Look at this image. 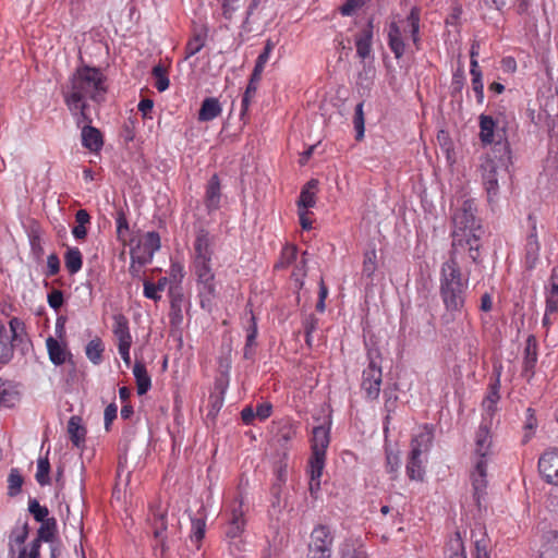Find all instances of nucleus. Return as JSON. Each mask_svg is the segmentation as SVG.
<instances>
[{
    "label": "nucleus",
    "mask_w": 558,
    "mask_h": 558,
    "mask_svg": "<svg viewBox=\"0 0 558 558\" xmlns=\"http://www.w3.org/2000/svg\"><path fill=\"white\" fill-rule=\"evenodd\" d=\"M151 73H153L154 77L156 78L155 87L157 88V90L160 93L165 92L169 87V84H170L167 69L165 66H162L161 64H157L153 68Z\"/></svg>",
    "instance_id": "nucleus-51"
},
{
    "label": "nucleus",
    "mask_w": 558,
    "mask_h": 558,
    "mask_svg": "<svg viewBox=\"0 0 558 558\" xmlns=\"http://www.w3.org/2000/svg\"><path fill=\"white\" fill-rule=\"evenodd\" d=\"M475 453L478 459H486L490 447V435L487 425L481 424L476 432Z\"/></svg>",
    "instance_id": "nucleus-38"
},
{
    "label": "nucleus",
    "mask_w": 558,
    "mask_h": 558,
    "mask_svg": "<svg viewBox=\"0 0 558 558\" xmlns=\"http://www.w3.org/2000/svg\"><path fill=\"white\" fill-rule=\"evenodd\" d=\"M194 257L193 259L213 258V239L210 233L205 228H199L196 231L194 241Z\"/></svg>",
    "instance_id": "nucleus-19"
},
{
    "label": "nucleus",
    "mask_w": 558,
    "mask_h": 558,
    "mask_svg": "<svg viewBox=\"0 0 558 558\" xmlns=\"http://www.w3.org/2000/svg\"><path fill=\"white\" fill-rule=\"evenodd\" d=\"M82 107L80 106H76L75 108L73 107V104H71V106H68L69 110L74 114L76 116V124L80 126L81 124H84V125H90L92 123V118L87 113V108H88V104L87 101L85 100H82L81 102Z\"/></svg>",
    "instance_id": "nucleus-52"
},
{
    "label": "nucleus",
    "mask_w": 558,
    "mask_h": 558,
    "mask_svg": "<svg viewBox=\"0 0 558 558\" xmlns=\"http://www.w3.org/2000/svg\"><path fill=\"white\" fill-rule=\"evenodd\" d=\"M487 461L486 459H478L475 463L474 470L471 473V481L473 487L474 499L480 504V499L486 493L487 487Z\"/></svg>",
    "instance_id": "nucleus-15"
},
{
    "label": "nucleus",
    "mask_w": 558,
    "mask_h": 558,
    "mask_svg": "<svg viewBox=\"0 0 558 558\" xmlns=\"http://www.w3.org/2000/svg\"><path fill=\"white\" fill-rule=\"evenodd\" d=\"M104 352L105 344L99 337L92 339L85 347V354L94 365H99L102 362Z\"/></svg>",
    "instance_id": "nucleus-43"
},
{
    "label": "nucleus",
    "mask_w": 558,
    "mask_h": 558,
    "mask_svg": "<svg viewBox=\"0 0 558 558\" xmlns=\"http://www.w3.org/2000/svg\"><path fill=\"white\" fill-rule=\"evenodd\" d=\"M170 296V311L169 323L172 328H179L183 322L182 305L184 302V294L182 287L174 286L169 289Z\"/></svg>",
    "instance_id": "nucleus-13"
},
{
    "label": "nucleus",
    "mask_w": 558,
    "mask_h": 558,
    "mask_svg": "<svg viewBox=\"0 0 558 558\" xmlns=\"http://www.w3.org/2000/svg\"><path fill=\"white\" fill-rule=\"evenodd\" d=\"M407 21L409 23V26H410V32H411V38L414 43V45H417L420 38H418V33H420V12L416 8H412L411 11H410V14L408 15L407 17Z\"/></svg>",
    "instance_id": "nucleus-57"
},
{
    "label": "nucleus",
    "mask_w": 558,
    "mask_h": 558,
    "mask_svg": "<svg viewBox=\"0 0 558 558\" xmlns=\"http://www.w3.org/2000/svg\"><path fill=\"white\" fill-rule=\"evenodd\" d=\"M211 259H193V268L196 279L201 278H215V274L211 269Z\"/></svg>",
    "instance_id": "nucleus-47"
},
{
    "label": "nucleus",
    "mask_w": 558,
    "mask_h": 558,
    "mask_svg": "<svg viewBox=\"0 0 558 558\" xmlns=\"http://www.w3.org/2000/svg\"><path fill=\"white\" fill-rule=\"evenodd\" d=\"M21 396L16 387L0 377V407L13 408L20 402Z\"/></svg>",
    "instance_id": "nucleus-29"
},
{
    "label": "nucleus",
    "mask_w": 558,
    "mask_h": 558,
    "mask_svg": "<svg viewBox=\"0 0 558 558\" xmlns=\"http://www.w3.org/2000/svg\"><path fill=\"white\" fill-rule=\"evenodd\" d=\"M82 145L94 153L99 151L104 145L101 132L92 125H83L82 128Z\"/></svg>",
    "instance_id": "nucleus-24"
},
{
    "label": "nucleus",
    "mask_w": 558,
    "mask_h": 558,
    "mask_svg": "<svg viewBox=\"0 0 558 558\" xmlns=\"http://www.w3.org/2000/svg\"><path fill=\"white\" fill-rule=\"evenodd\" d=\"M470 271L462 272L459 255L448 254L439 274V295L448 313L454 318L465 306Z\"/></svg>",
    "instance_id": "nucleus-1"
},
{
    "label": "nucleus",
    "mask_w": 558,
    "mask_h": 558,
    "mask_svg": "<svg viewBox=\"0 0 558 558\" xmlns=\"http://www.w3.org/2000/svg\"><path fill=\"white\" fill-rule=\"evenodd\" d=\"M470 73L472 76V89L476 95V100L478 104H483L484 100V85L482 81V71L480 69L478 63L473 62L472 69H470Z\"/></svg>",
    "instance_id": "nucleus-45"
},
{
    "label": "nucleus",
    "mask_w": 558,
    "mask_h": 558,
    "mask_svg": "<svg viewBox=\"0 0 558 558\" xmlns=\"http://www.w3.org/2000/svg\"><path fill=\"white\" fill-rule=\"evenodd\" d=\"M258 87V82L248 81V84L245 88V92L243 94L242 100H241V118L243 119L246 114L251 100L255 96Z\"/></svg>",
    "instance_id": "nucleus-54"
},
{
    "label": "nucleus",
    "mask_w": 558,
    "mask_h": 558,
    "mask_svg": "<svg viewBox=\"0 0 558 558\" xmlns=\"http://www.w3.org/2000/svg\"><path fill=\"white\" fill-rule=\"evenodd\" d=\"M482 178L483 184L487 192L488 202H493L494 197L497 196L499 185H498V173L499 171L507 172L509 168L499 167L498 165L493 163L490 160H485L482 166Z\"/></svg>",
    "instance_id": "nucleus-12"
},
{
    "label": "nucleus",
    "mask_w": 558,
    "mask_h": 558,
    "mask_svg": "<svg viewBox=\"0 0 558 558\" xmlns=\"http://www.w3.org/2000/svg\"><path fill=\"white\" fill-rule=\"evenodd\" d=\"M28 511L37 522L46 521L49 514V510L46 506H40L37 499L29 498Z\"/></svg>",
    "instance_id": "nucleus-56"
},
{
    "label": "nucleus",
    "mask_w": 558,
    "mask_h": 558,
    "mask_svg": "<svg viewBox=\"0 0 558 558\" xmlns=\"http://www.w3.org/2000/svg\"><path fill=\"white\" fill-rule=\"evenodd\" d=\"M284 485L272 484L270 487V506L277 511H281L286 507V501L282 499V492Z\"/></svg>",
    "instance_id": "nucleus-55"
},
{
    "label": "nucleus",
    "mask_w": 558,
    "mask_h": 558,
    "mask_svg": "<svg viewBox=\"0 0 558 558\" xmlns=\"http://www.w3.org/2000/svg\"><path fill=\"white\" fill-rule=\"evenodd\" d=\"M388 45L397 59L404 54L405 45L401 38L400 27L396 22H392L389 26Z\"/></svg>",
    "instance_id": "nucleus-36"
},
{
    "label": "nucleus",
    "mask_w": 558,
    "mask_h": 558,
    "mask_svg": "<svg viewBox=\"0 0 558 558\" xmlns=\"http://www.w3.org/2000/svg\"><path fill=\"white\" fill-rule=\"evenodd\" d=\"M495 129L496 122L490 116H480V140L484 145L494 143Z\"/></svg>",
    "instance_id": "nucleus-37"
},
{
    "label": "nucleus",
    "mask_w": 558,
    "mask_h": 558,
    "mask_svg": "<svg viewBox=\"0 0 558 558\" xmlns=\"http://www.w3.org/2000/svg\"><path fill=\"white\" fill-rule=\"evenodd\" d=\"M147 520L153 529L154 537H161L168 535L167 510L161 509L160 505L149 506V513Z\"/></svg>",
    "instance_id": "nucleus-20"
},
{
    "label": "nucleus",
    "mask_w": 558,
    "mask_h": 558,
    "mask_svg": "<svg viewBox=\"0 0 558 558\" xmlns=\"http://www.w3.org/2000/svg\"><path fill=\"white\" fill-rule=\"evenodd\" d=\"M363 102H359L355 107L354 117H353V125L355 130V140L357 142L362 141L364 138V132H365V118H364V111H363Z\"/></svg>",
    "instance_id": "nucleus-48"
},
{
    "label": "nucleus",
    "mask_w": 558,
    "mask_h": 558,
    "mask_svg": "<svg viewBox=\"0 0 558 558\" xmlns=\"http://www.w3.org/2000/svg\"><path fill=\"white\" fill-rule=\"evenodd\" d=\"M222 108L220 101L216 97H206L198 110L197 120L199 122H209L221 114Z\"/></svg>",
    "instance_id": "nucleus-26"
},
{
    "label": "nucleus",
    "mask_w": 558,
    "mask_h": 558,
    "mask_svg": "<svg viewBox=\"0 0 558 558\" xmlns=\"http://www.w3.org/2000/svg\"><path fill=\"white\" fill-rule=\"evenodd\" d=\"M298 257V247L295 245H286L280 255V259L276 263V269L287 268L289 265L294 263Z\"/></svg>",
    "instance_id": "nucleus-49"
},
{
    "label": "nucleus",
    "mask_w": 558,
    "mask_h": 558,
    "mask_svg": "<svg viewBox=\"0 0 558 558\" xmlns=\"http://www.w3.org/2000/svg\"><path fill=\"white\" fill-rule=\"evenodd\" d=\"M445 554L446 558H466L464 543L459 531L448 541Z\"/></svg>",
    "instance_id": "nucleus-40"
},
{
    "label": "nucleus",
    "mask_w": 558,
    "mask_h": 558,
    "mask_svg": "<svg viewBox=\"0 0 558 558\" xmlns=\"http://www.w3.org/2000/svg\"><path fill=\"white\" fill-rule=\"evenodd\" d=\"M477 208L473 199L463 201L452 215L453 230L451 232V247L448 254L459 255V245L462 239L484 233L481 220L476 218Z\"/></svg>",
    "instance_id": "nucleus-3"
},
{
    "label": "nucleus",
    "mask_w": 558,
    "mask_h": 558,
    "mask_svg": "<svg viewBox=\"0 0 558 558\" xmlns=\"http://www.w3.org/2000/svg\"><path fill=\"white\" fill-rule=\"evenodd\" d=\"M294 436L295 430L292 428V426L284 425L277 432L276 440L281 447H284Z\"/></svg>",
    "instance_id": "nucleus-61"
},
{
    "label": "nucleus",
    "mask_w": 558,
    "mask_h": 558,
    "mask_svg": "<svg viewBox=\"0 0 558 558\" xmlns=\"http://www.w3.org/2000/svg\"><path fill=\"white\" fill-rule=\"evenodd\" d=\"M245 526L244 513L242 510V504L240 502L236 507L232 508L231 517L226 529V536L229 538L239 537Z\"/></svg>",
    "instance_id": "nucleus-25"
},
{
    "label": "nucleus",
    "mask_w": 558,
    "mask_h": 558,
    "mask_svg": "<svg viewBox=\"0 0 558 558\" xmlns=\"http://www.w3.org/2000/svg\"><path fill=\"white\" fill-rule=\"evenodd\" d=\"M341 558H367L362 546L355 547L353 542H345L341 548Z\"/></svg>",
    "instance_id": "nucleus-59"
},
{
    "label": "nucleus",
    "mask_w": 558,
    "mask_h": 558,
    "mask_svg": "<svg viewBox=\"0 0 558 558\" xmlns=\"http://www.w3.org/2000/svg\"><path fill=\"white\" fill-rule=\"evenodd\" d=\"M48 304L54 311H59L64 304L63 292L59 289H52L47 296Z\"/></svg>",
    "instance_id": "nucleus-62"
},
{
    "label": "nucleus",
    "mask_w": 558,
    "mask_h": 558,
    "mask_svg": "<svg viewBox=\"0 0 558 558\" xmlns=\"http://www.w3.org/2000/svg\"><path fill=\"white\" fill-rule=\"evenodd\" d=\"M49 449L47 450L46 457H40L37 461V472L35 478L40 486H46L51 483L50 478V462L48 459Z\"/></svg>",
    "instance_id": "nucleus-44"
},
{
    "label": "nucleus",
    "mask_w": 558,
    "mask_h": 558,
    "mask_svg": "<svg viewBox=\"0 0 558 558\" xmlns=\"http://www.w3.org/2000/svg\"><path fill=\"white\" fill-rule=\"evenodd\" d=\"M116 222H117V238L119 241L124 242L130 228H129L126 215L122 208H119L117 210Z\"/></svg>",
    "instance_id": "nucleus-58"
},
{
    "label": "nucleus",
    "mask_w": 558,
    "mask_h": 558,
    "mask_svg": "<svg viewBox=\"0 0 558 558\" xmlns=\"http://www.w3.org/2000/svg\"><path fill=\"white\" fill-rule=\"evenodd\" d=\"M28 238L32 255L36 260H40L45 254L40 232L38 230H32Z\"/></svg>",
    "instance_id": "nucleus-53"
},
{
    "label": "nucleus",
    "mask_w": 558,
    "mask_h": 558,
    "mask_svg": "<svg viewBox=\"0 0 558 558\" xmlns=\"http://www.w3.org/2000/svg\"><path fill=\"white\" fill-rule=\"evenodd\" d=\"M498 140L492 144V150L487 154L485 160H490L499 167L509 168L512 165L511 148L506 137V130L502 128L497 131Z\"/></svg>",
    "instance_id": "nucleus-10"
},
{
    "label": "nucleus",
    "mask_w": 558,
    "mask_h": 558,
    "mask_svg": "<svg viewBox=\"0 0 558 558\" xmlns=\"http://www.w3.org/2000/svg\"><path fill=\"white\" fill-rule=\"evenodd\" d=\"M251 317L248 322V326L246 327V341L244 345V359L250 360L254 356V350L253 348L256 345V338L258 335V328H257V322L256 317L253 314V311H250Z\"/></svg>",
    "instance_id": "nucleus-35"
},
{
    "label": "nucleus",
    "mask_w": 558,
    "mask_h": 558,
    "mask_svg": "<svg viewBox=\"0 0 558 558\" xmlns=\"http://www.w3.org/2000/svg\"><path fill=\"white\" fill-rule=\"evenodd\" d=\"M160 245L159 233L149 231L144 235L136 247L131 248V257L133 262L137 260L140 266H145L151 262L155 252L160 248Z\"/></svg>",
    "instance_id": "nucleus-9"
},
{
    "label": "nucleus",
    "mask_w": 558,
    "mask_h": 558,
    "mask_svg": "<svg viewBox=\"0 0 558 558\" xmlns=\"http://www.w3.org/2000/svg\"><path fill=\"white\" fill-rule=\"evenodd\" d=\"M481 238H482V235L473 234V235H470L469 238L462 239L461 245H459V255L461 254V252H463L468 248V254H469L470 259L474 264L481 265L483 262L481 258V247H482Z\"/></svg>",
    "instance_id": "nucleus-31"
},
{
    "label": "nucleus",
    "mask_w": 558,
    "mask_h": 558,
    "mask_svg": "<svg viewBox=\"0 0 558 558\" xmlns=\"http://www.w3.org/2000/svg\"><path fill=\"white\" fill-rule=\"evenodd\" d=\"M86 428L82 425V418L80 416H71L68 422V434L71 442L76 448H83L85 446Z\"/></svg>",
    "instance_id": "nucleus-27"
},
{
    "label": "nucleus",
    "mask_w": 558,
    "mask_h": 558,
    "mask_svg": "<svg viewBox=\"0 0 558 558\" xmlns=\"http://www.w3.org/2000/svg\"><path fill=\"white\" fill-rule=\"evenodd\" d=\"M40 523L41 524L37 531V537L32 541L37 542L39 547H41V542H52L54 534L57 533V520L54 518H49Z\"/></svg>",
    "instance_id": "nucleus-42"
},
{
    "label": "nucleus",
    "mask_w": 558,
    "mask_h": 558,
    "mask_svg": "<svg viewBox=\"0 0 558 558\" xmlns=\"http://www.w3.org/2000/svg\"><path fill=\"white\" fill-rule=\"evenodd\" d=\"M329 427L319 425L313 429L312 454L310 468L313 469V480L322 477L325 466L326 450L329 446Z\"/></svg>",
    "instance_id": "nucleus-7"
},
{
    "label": "nucleus",
    "mask_w": 558,
    "mask_h": 558,
    "mask_svg": "<svg viewBox=\"0 0 558 558\" xmlns=\"http://www.w3.org/2000/svg\"><path fill=\"white\" fill-rule=\"evenodd\" d=\"M29 343L26 327L22 319L13 317L9 322V329L0 320V363H9L14 354V348L22 350Z\"/></svg>",
    "instance_id": "nucleus-4"
},
{
    "label": "nucleus",
    "mask_w": 558,
    "mask_h": 558,
    "mask_svg": "<svg viewBox=\"0 0 558 558\" xmlns=\"http://www.w3.org/2000/svg\"><path fill=\"white\" fill-rule=\"evenodd\" d=\"M112 331L118 339V344H132L129 319L123 314L113 315Z\"/></svg>",
    "instance_id": "nucleus-28"
},
{
    "label": "nucleus",
    "mask_w": 558,
    "mask_h": 558,
    "mask_svg": "<svg viewBox=\"0 0 558 558\" xmlns=\"http://www.w3.org/2000/svg\"><path fill=\"white\" fill-rule=\"evenodd\" d=\"M318 186V180L311 179L301 190L298 207L299 209H308L315 206L316 196L315 191Z\"/></svg>",
    "instance_id": "nucleus-32"
},
{
    "label": "nucleus",
    "mask_w": 558,
    "mask_h": 558,
    "mask_svg": "<svg viewBox=\"0 0 558 558\" xmlns=\"http://www.w3.org/2000/svg\"><path fill=\"white\" fill-rule=\"evenodd\" d=\"M539 558H558V532L549 531L544 535Z\"/></svg>",
    "instance_id": "nucleus-39"
},
{
    "label": "nucleus",
    "mask_w": 558,
    "mask_h": 558,
    "mask_svg": "<svg viewBox=\"0 0 558 558\" xmlns=\"http://www.w3.org/2000/svg\"><path fill=\"white\" fill-rule=\"evenodd\" d=\"M133 374L136 380L137 393L140 396L145 395L150 389L151 380L143 361L136 360L133 367Z\"/></svg>",
    "instance_id": "nucleus-33"
},
{
    "label": "nucleus",
    "mask_w": 558,
    "mask_h": 558,
    "mask_svg": "<svg viewBox=\"0 0 558 558\" xmlns=\"http://www.w3.org/2000/svg\"><path fill=\"white\" fill-rule=\"evenodd\" d=\"M17 558H40V547L37 542H31L28 546H23Z\"/></svg>",
    "instance_id": "nucleus-63"
},
{
    "label": "nucleus",
    "mask_w": 558,
    "mask_h": 558,
    "mask_svg": "<svg viewBox=\"0 0 558 558\" xmlns=\"http://www.w3.org/2000/svg\"><path fill=\"white\" fill-rule=\"evenodd\" d=\"M333 536L329 526L319 524L311 533L307 558H330Z\"/></svg>",
    "instance_id": "nucleus-8"
},
{
    "label": "nucleus",
    "mask_w": 558,
    "mask_h": 558,
    "mask_svg": "<svg viewBox=\"0 0 558 558\" xmlns=\"http://www.w3.org/2000/svg\"><path fill=\"white\" fill-rule=\"evenodd\" d=\"M221 183L217 173L213 174L206 184L204 204L208 214L220 208Z\"/></svg>",
    "instance_id": "nucleus-16"
},
{
    "label": "nucleus",
    "mask_w": 558,
    "mask_h": 558,
    "mask_svg": "<svg viewBox=\"0 0 558 558\" xmlns=\"http://www.w3.org/2000/svg\"><path fill=\"white\" fill-rule=\"evenodd\" d=\"M538 471L546 483L558 485V448L548 449L541 456Z\"/></svg>",
    "instance_id": "nucleus-11"
},
{
    "label": "nucleus",
    "mask_w": 558,
    "mask_h": 558,
    "mask_svg": "<svg viewBox=\"0 0 558 558\" xmlns=\"http://www.w3.org/2000/svg\"><path fill=\"white\" fill-rule=\"evenodd\" d=\"M530 232L526 236L525 255L527 260L535 262L538 257L541 244L537 239L536 217L533 214L527 216Z\"/></svg>",
    "instance_id": "nucleus-22"
},
{
    "label": "nucleus",
    "mask_w": 558,
    "mask_h": 558,
    "mask_svg": "<svg viewBox=\"0 0 558 558\" xmlns=\"http://www.w3.org/2000/svg\"><path fill=\"white\" fill-rule=\"evenodd\" d=\"M206 532V514L204 509H199L195 517L191 518V534L190 538L196 543V548L199 549L201 542L205 537Z\"/></svg>",
    "instance_id": "nucleus-30"
},
{
    "label": "nucleus",
    "mask_w": 558,
    "mask_h": 558,
    "mask_svg": "<svg viewBox=\"0 0 558 558\" xmlns=\"http://www.w3.org/2000/svg\"><path fill=\"white\" fill-rule=\"evenodd\" d=\"M546 310L548 312H558V283H553L549 295L546 300Z\"/></svg>",
    "instance_id": "nucleus-64"
},
{
    "label": "nucleus",
    "mask_w": 558,
    "mask_h": 558,
    "mask_svg": "<svg viewBox=\"0 0 558 558\" xmlns=\"http://www.w3.org/2000/svg\"><path fill=\"white\" fill-rule=\"evenodd\" d=\"M107 77L102 71L95 66L81 65L72 74L68 90H63L66 106L82 107V100L90 99L101 102L107 93Z\"/></svg>",
    "instance_id": "nucleus-2"
},
{
    "label": "nucleus",
    "mask_w": 558,
    "mask_h": 558,
    "mask_svg": "<svg viewBox=\"0 0 558 558\" xmlns=\"http://www.w3.org/2000/svg\"><path fill=\"white\" fill-rule=\"evenodd\" d=\"M24 478L17 469H11L8 476V495L15 497L22 492Z\"/></svg>",
    "instance_id": "nucleus-46"
},
{
    "label": "nucleus",
    "mask_w": 558,
    "mask_h": 558,
    "mask_svg": "<svg viewBox=\"0 0 558 558\" xmlns=\"http://www.w3.org/2000/svg\"><path fill=\"white\" fill-rule=\"evenodd\" d=\"M433 438L434 435L427 426L423 432L412 437L411 450L405 466L407 475L411 481H423L425 470L421 457L429 451Z\"/></svg>",
    "instance_id": "nucleus-5"
},
{
    "label": "nucleus",
    "mask_w": 558,
    "mask_h": 558,
    "mask_svg": "<svg viewBox=\"0 0 558 558\" xmlns=\"http://www.w3.org/2000/svg\"><path fill=\"white\" fill-rule=\"evenodd\" d=\"M368 365L363 369L361 388L368 400H376L383 383L381 353L378 348L367 347Z\"/></svg>",
    "instance_id": "nucleus-6"
},
{
    "label": "nucleus",
    "mask_w": 558,
    "mask_h": 558,
    "mask_svg": "<svg viewBox=\"0 0 558 558\" xmlns=\"http://www.w3.org/2000/svg\"><path fill=\"white\" fill-rule=\"evenodd\" d=\"M196 282L201 307L211 312L217 295L215 278H201Z\"/></svg>",
    "instance_id": "nucleus-17"
},
{
    "label": "nucleus",
    "mask_w": 558,
    "mask_h": 558,
    "mask_svg": "<svg viewBox=\"0 0 558 558\" xmlns=\"http://www.w3.org/2000/svg\"><path fill=\"white\" fill-rule=\"evenodd\" d=\"M46 347L51 363L59 366L64 364L69 360V362H71V364L73 365V372H75V365L72 362V354L66 349L65 343L62 344L53 337H48L46 340Z\"/></svg>",
    "instance_id": "nucleus-18"
},
{
    "label": "nucleus",
    "mask_w": 558,
    "mask_h": 558,
    "mask_svg": "<svg viewBox=\"0 0 558 558\" xmlns=\"http://www.w3.org/2000/svg\"><path fill=\"white\" fill-rule=\"evenodd\" d=\"M206 34L196 33L189 39L185 46V59L199 52L205 46Z\"/></svg>",
    "instance_id": "nucleus-50"
},
{
    "label": "nucleus",
    "mask_w": 558,
    "mask_h": 558,
    "mask_svg": "<svg viewBox=\"0 0 558 558\" xmlns=\"http://www.w3.org/2000/svg\"><path fill=\"white\" fill-rule=\"evenodd\" d=\"M377 268L375 250L367 251L364 254L362 275L372 278Z\"/></svg>",
    "instance_id": "nucleus-60"
},
{
    "label": "nucleus",
    "mask_w": 558,
    "mask_h": 558,
    "mask_svg": "<svg viewBox=\"0 0 558 558\" xmlns=\"http://www.w3.org/2000/svg\"><path fill=\"white\" fill-rule=\"evenodd\" d=\"M537 339L534 335H530L525 342L524 348V357H523V366H522V376L527 380L534 376L535 366L537 363Z\"/></svg>",
    "instance_id": "nucleus-14"
},
{
    "label": "nucleus",
    "mask_w": 558,
    "mask_h": 558,
    "mask_svg": "<svg viewBox=\"0 0 558 558\" xmlns=\"http://www.w3.org/2000/svg\"><path fill=\"white\" fill-rule=\"evenodd\" d=\"M28 534H29V526H28V522L25 521L22 526H16L14 527L10 535H9V543H8V547H9V555L11 558H13L15 556V547L16 546H22L24 545V543L26 542L27 537H28Z\"/></svg>",
    "instance_id": "nucleus-34"
},
{
    "label": "nucleus",
    "mask_w": 558,
    "mask_h": 558,
    "mask_svg": "<svg viewBox=\"0 0 558 558\" xmlns=\"http://www.w3.org/2000/svg\"><path fill=\"white\" fill-rule=\"evenodd\" d=\"M64 265L70 275H75L82 269L83 255L78 247H68L64 253Z\"/></svg>",
    "instance_id": "nucleus-41"
},
{
    "label": "nucleus",
    "mask_w": 558,
    "mask_h": 558,
    "mask_svg": "<svg viewBox=\"0 0 558 558\" xmlns=\"http://www.w3.org/2000/svg\"><path fill=\"white\" fill-rule=\"evenodd\" d=\"M373 40V20H369L366 26L356 35L355 46L356 53L360 58L365 59L369 57L372 51Z\"/></svg>",
    "instance_id": "nucleus-23"
},
{
    "label": "nucleus",
    "mask_w": 558,
    "mask_h": 558,
    "mask_svg": "<svg viewBox=\"0 0 558 558\" xmlns=\"http://www.w3.org/2000/svg\"><path fill=\"white\" fill-rule=\"evenodd\" d=\"M500 372H497L494 378H490L487 393L482 402V408L488 416H493L497 411V404L500 400Z\"/></svg>",
    "instance_id": "nucleus-21"
}]
</instances>
